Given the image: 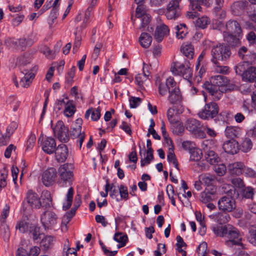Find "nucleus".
Segmentation results:
<instances>
[{"label": "nucleus", "mask_w": 256, "mask_h": 256, "mask_svg": "<svg viewBox=\"0 0 256 256\" xmlns=\"http://www.w3.org/2000/svg\"><path fill=\"white\" fill-rule=\"evenodd\" d=\"M176 36L178 39H183L188 33V30L185 24H182L176 26Z\"/></svg>", "instance_id": "e433bc0d"}, {"label": "nucleus", "mask_w": 256, "mask_h": 256, "mask_svg": "<svg viewBox=\"0 0 256 256\" xmlns=\"http://www.w3.org/2000/svg\"><path fill=\"white\" fill-rule=\"evenodd\" d=\"M240 37L238 35L224 33V40L232 48L239 46L240 45Z\"/></svg>", "instance_id": "393cba45"}, {"label": "nucleus", "mask_w": 256, "mask_h": 256, "mask_svg": "<svg viewBox=\"0 0 256 256\" xmlns=\"http://www.w3.org/2000/svg\"><path fill=\"white\" fill-rule=\"evenodd\" d=\"M216 222L222 224L228 222L230 220V215L227 213L218 212L216 216Z\"/></svg>", "instance_id": "de8ad7c7"}, {"label": "nucleus", "mask_w": 256, "mask_h": 256, "mask_svg": "<svg viewBox=\"0 0 256 256\" xmlns=\"http://www.w3.org/2000/svg\"><path fill=\"white\" fill-rule=\"evenodd\" d=\"M119 193L120 195V200L123 198L125 200H127L128 198V192L127 188L122 184L119 187Z\"/></svg>", "instance_id": "e2e57ef3"}, {"label": "nucleus", "mask_w": 256, "mask_h": 256, "mask_svg": "<svg viewBox=\"0 0 256 256\" xmlns=\"http://www.w3.org/2000/svg\"><path fill=\"white\" fill-rule=\"evenodd\" d=\"M190 152V160H191L198 162L202 157V152L199 149L194 148Z\"/></svg>", "instance_id": "8fccbe9b"}, {"label": "nucleus", "mask_w": 256, "mask_h": 256, "mask_svg": "<svg viewBox=\"0 0 256 256\" xmlns=\"http://www.w3.org/2000/svg\"><path fill=\"white\" fill-rule=\"evenodd\" d=\"M32 59L30 53L26 52L24 55L16 58V64L25 66L29 64Z\"/></svg>", "instance_id": "c9c22d12"}, {"label": "nucleus", "mask_w": 256, "mask_h": 256, "mask_svg": "<svg viewBox=\"0 0 256 256\" xmlns=\"http://www.w3.org/2000/svg\"><path fill=\"white\" fill-rule=\"evenodd\" d=\"M169 33V29L168 27L162 24L158 26L156 29L154 38L158 42H161L164 36H167Z\"/></svg>", "instance_id": "4be33fe9"}, {"label": "nucleus", "mask_w": 256, "mask_h": 256, "mask_svg": "<svg viewBox=\"0 0 256 256\" xmlns=\"http://www.w3.org/2000/svg\"><path fill=\"white\" fill-rule=\"evenodd\" d=\"M229 225L214 227L213 231L217 236H224L228 234V230L230 229Z\"/></svg>", "instance_id": "4c0bfd02"}, {"label": "nucleus", "mask_w": 256, "mask_h": 256, "mask_svg": "<svg viewBox=\"0 0 256 256\" xmlns=\"http://www.w3.org/2000/svg\"><path fill=\"white\" fill-rule=\"evenodd\" d=\"M215 65V71L217 73L226 74L228 72L229 68L227 66H223L224 62H218V64H214Z\"/></svg>", "instance_id": "3c124183"}, {"label": "nucleus", "mask_w": 256, "mask_h": 256, "mask_svg": "<svg viewBox=\"0 0 256 256\" xmlns=\"http://www.w3.org/2000/svg\"><path fill=\"white\" fill-rule=\"evenodd\" d=\"M204 88L212 96L214 97L216 100H219L222 93L220 90V88L216 85L212 84L209 83L208 82H205L203 85Z\"/></svg>", "instance_id": "aec40b11"}, {"label": "nucleus", "mask_w": 256, "mask_h": 256, "mask_svg": "<svg viewBox=\"0 0 256 256\" xmlns=\"http://www.w3.org/2000/svg\"><path fill=\"white\" fill-rule=\"evenodd\" d=\"M74 166L72 164L65 163L61 165L58 169L59 176L58 184L61 186H66L67 184H72L74 178Z\"/></svg>", "instance_id": "f03ea898"}, {"label": "nucleus", "mask_w": 256, "mask_h": 256, "mask_svg": "<svg viewBox=\"0 0 256 256\" xmlns=\"http://www.w3.org/2000/svg\"><path fill=\"white\" fill-rule=\"evenodd\" d=\"M181 51L183 54L190 59L193 58L194 54V48L192 47V44H188L182 46L181 48Z\"/></svg>", "instance_id": "c03bdc74"}, {"label": "nucleus", "mask_w": 256, "mask_h": 256, "mask_svg": "<svg viewBox=\"0 0 256 256\" xmlns=\"http://www.w3.org/2000/svg\"><path fill=\"white\" fill-rule=\"evenodd\" d=\"M56 214L52 211H46L41 216V222L45 228H50L57 223Z\"/></svg>", "instance_id": "ddd939ff"}, {"label": "nucleus", "mask_w": 256, "mask_h": 256, "mask_svg": "<svg viewBox=\"0 0 256 256\" xmlns=\"http://www.w3.org/2000/svg\"><path fill=\"white\" fill-rule=\"evenodd\" d=\"M54 237L50 236H47L42 238L41 242V246L45 250L50 248L53 245Z\"/></svg>", "instance_id": "49530a36"}, {"label": "nucleus", "mask_w": 256, "mask_h": 256, "mask_svg": "<svg viewBox=\"0 0 256 256\" xmlns=\"http://www.w3.org/2000/svg\"><path fill=\"white\" fill-rule=\"evenodd\" d=\"M228 232L229 240L226 241L227 244L230 246H240L239 249H244V246L242 242V239L237 228L230 224Z\"/></svg>", "instance_id": "1a4fd4ad"}, {"label": "nucleus", "mask_w": 256, "mask_h": 256, "mask_svg": "<svg viewBox=\"0 0 256 256\" xmlns=\"http://www.w3.org/2000/svg\"><path fill=\"white\" fill-rule=\"evenodd\" d=\"M215 172L220 176L224 175L226 173V166L223 164H218L214 166Z\"/></svg>", "instance_id": "338daca9"}, {"label": "nucleus", "mask_w": 256, "mask_h": 256, "mask_svg": "<svg viewBox=\"0 0 256 256\" xmlns=\"http://www.w3.org/2000/svg\"><path fill=\"white\" fill-rule=\"evenodd\" d=\"M34 41L33 40L29 37L23 38L18 40L19 45L22 48H26L27 46H30L34 44Z\"/></svg>", "instance_id": "5fc2aeb1"}, {"label": "nucleus", "mask_w": 256, "mask_h": 256, "mask_svg": "<svg viewBox=\"0 0 256 256\" xmlns=\"http://www.w3.org/2000/svg\"><path fill=\"white\" fill-rule=\"evenodd\" d=\"M72 217L68 214L64 215L62 218L61 228L62 231L66 232L68 230L67 224L70 221Z\"/></svg>", "instance_id": "bf43d9fd"}, {"label": "nucleus", "mask_w": 256, "mask_h": 256, "mask_svg": "<svg viewBox=\"0 0 256 256\" xmlns=\"http://www.w3.org/2000/svg\"><path fill=\"white\" fill-rule=\"evenodd\" d=\"M248 18L252 22L254 23L256 25H254L252 23L248 22L247 26L250 29L256 32V13L254 12L248 14Z\"/></svg>", "instance_id": "69168bd1"}, {"label": "nucleus", "mask_w": 256, "mask_h": 256, "mask_svg": "<svg viewBox=\"0 0 256 256\" xmlns=\"http://www.w3.org/2000/svg\"><path fill=\"white\" fill-rule=\"evenodd\" d=\"M170 69L173 74L182 76L186 80H188L192 77V69L188 62H186L185 64L178 62H174Z\"/></svg>", "instance_id": "7ed1b4c3"}, {"label": "nucleus", "mask_w": 256, "mask_h": 256, "mask_svg": "<svg viewBox=\"0 0 256 256\" xmlns=\"http://www.w3.org/2000/svg\"><path fill=\"white\" fill-rule=\"evenodd\" d=\"M28 220V216L25 213V214H24L22 220L16 224V230H18L22 233L28 232L30 226L31 224L29 223Z\"/></svg>", "instance_id": "bb28decb"}, {"label": "nucleus", "mask_w": 256, "mask_h": 256, "mask_svg": "<svg viewBox=\"0 0 256 256\" xmlns=\"http://www.w3.org/2000/svg\"><path fill=\"white\" fill-rule=\"evenodd\" d=\"M114 239L115 241L119 243L118 246V248H120L125 246L128 240V236L126 234H124L122 232H116L114 234Z\"/></svg>", "instance_id": "473e14b6"}, {"label": "nucleus", "mask_w": 256, "mask_h": 256, "mask_svg": "<svg viewBox=\"0 0 256 256\" xmlns=\"http://www.w3.org/2000/svg\"><path fill=\"white\" fill-rule=\"evenodd\" d=\"M55 158L58 162H63L67 158L68 156V148L64 144H59L54 150Z\"/></svg>", "instance_id": "6ab92c4d"}, {"label": "nucleus", "mask_w": 256, "mask_h": 256, "mask_svg": "<svg viewBox=\"0 0 256 256\" xmlns=\"http://www.w3.org/2000/svg\"><path fill=\"white\" fill-rule=\"evenodd\" d=\"M171 124H172L171 129L174 134L179 136L184 133V126L181 122H179L178 120L176 123Z\"/></svg>", "instance_id": "58836bf2"}, {"label": "nucleus", "mask_w": 256, "mask_h": 256, "mask_svg": "<svg viewBox=\"0 0 256 256\" xmlns=\"http://www.w3.org/2000/svg\"><path fill=\"white\" fill-rule=\"evenodd\" d=\"M54 135L62 142H66L69 140L68 128L66 127L62 121L57 122L53 128Z\"/></svg>", "instance_id": "9b49d317"}, {"label": "nucleus", "mask_w": 256, "mask_h": 256, "mask_svg": "<svg viewBox=\"0 0 256 256\" xmlns=\"http://www.w3.org/2000/svg\"><path fill=\"white\" fill-rule=\"evenodd\" d=\"M242 80L244 82H252L256 81V67L248 68L246 72L242 73Z\"/></svg>", "instance_id": "b1692460"}, {"label": "nucleus", "mask_w": 256, "mask_h": 256, "mask_svg": "<svg viewBox=\"0 0 256 256\" xmlns=\"http://www.w3.org/2000/svg\"><path fill=\"white\" fill-rule=\"evenodd\" d=\"M57 177V172L54 168H50L44 172L42 175L41 180L46 186H52Z\"/></svg>", "instance_id": "2eb2a0df"}, {"label": "nucleus", "mask_w": 256, "mask_h": 256, "mask_svg": "<svg viewBox=\"0 0 256 256\" xmlns=\"http://www.w3.org/2000/svg\"><path fill=\"white\" fill-rule=\"evenodd\" d=\"M0 234L4 241L8 242L10 236V232L8 226L2 223L0 226Z\"/></svg>", "instance_id": "37998d69"}, {"label": "nucleus", "mask_w": 256, "mask_h": 256, "mask_svg": "<svg viewBox=\"0 0 256 256\" xmlns=\"http://www.w3.org/2000/svg\"><path fill=\"white\" fill-rule=\"evenodd\" d=\"M252 145L251 140L248 138H245L242 140L239 150H240L244 152H247L252 148Z\"/></svg>", "instance_id": "f704fd0d"}, {"label": "nucleus", "mask_w": 256, "mask_h": 256, "mask_svg": "<svg viewBox=\"0 0 256 256\" xmlns=\"http://www.w3.org/2000/svg\"><path fill=\"white\" fill-rule=\"evenodd\" d=\"M228 168L230 174L239 176L242 173L244 164L242 162H234L229 164Z\"/></svg>", "instance_id": "a878e982"}, {"label": "nucleus", "mask_w": 256, "mask_h": 256, "mask_svg": "<svg viewBox=\"0 0 256 256\" xmlns=\"http://www.w3.org/2000/svg\"><path fill=\"white\" fill-rule=\"evenodd\" d=\"M166 252V248L165 244H158V248L154 252L155 256H162V254H165Z\"/></svg>", "instance_id": "774afa93"}, {"label": "nucleus", "mask_w": 256, "mask_h": 256, "mask_svg": "<svg viewBox=\"0 0 256 256\" xmlns=\"http://www.w3.org/2000/svg\"><path fill=\"white\" fill-rule=\"evenodd\" d=\"M222 148L226 152L234 154L238 151V144L234 140H228L224 142Z\"/></svg>", "instance_id": "412c9836"}, {"label": "nucleus", "mask_w": 256, "mask_h": 256, "mask_svg": "<svg viewBox=\"0 0 256 256\" xmlns=\"http://www.w3.org/2000/svg\"><path fill=\"white\" fill-rule=\"evenodd\" d=\"M141 46L144 48H148L152 42V37L146 32H142L139 38Z\"/></svg>", "instance_id": "2f4dec72"}, {"label": "nucleus", "mask_w": 256, "mask_h": 256, "mask_svg": "<svg viewBox=\"0 0 256 256\" xmlns=\"http://www.w3.org/2000/svg\"><path fill=\"white\" fill-rule=\"evenodd\" d=\"M167 158L169 162H172L174 166L178 169V163L174 154V150H172L171 148H168V152L167 156Z\"/></svg>", "instance_id": "13d9d810"}, {"label": "nucleus", "mask_w": 256, "mask_h": 256, "mask_svg": "<svg viewBox=\"0 0 256 256\" xmlns=\"http://www.w3.org/2000/svg\"><path fill=\"white\" fill-rule=\"evenodd\" d=\"M249 242L253 246H256V226L249 230Z\"/></svg>", "instance_id": "0e129e2a"}, {"label": "nucleus", "mask_w": 256, "mask_h": 256, "mask_svg": "<svg viewBox=\"0 0 256 256\" xmlns=\"http://www.w3.org/2000/svg\"><path fill=\"white\" fill-rule=\"evenodd\" d=\"M185 126L196 138H206V134L202 130V125L201 122L195 118H188L186 120Z\"/></svg>", "instance_id": "20e7f679"}, {"label": "nucleus", "mask_w": 256, "mask_h": 256, "mask_svg": "<svg viewBox=\"0 0 256 256\" xmlns=\"http://www.w3.org/2000/svg\"><path fill=\"white\" fill-rule=\"evenodd\" d=\"M181 0H172L166 7V16L168 20H175L181 14L179 2Z\"/></svg>", "instance_id": "9d476101"}, {"label": "nucleus", "mask_w": 256, "mask_h": 256, "mask_svg": "<svg viewBox=\"0 0 256 256\" xmlns=\"http://www.w3.org/2000/svg\"><path fill=\"white\" fill-rule=\"evenodd\" d=\"M226 31L224 33L230 34H231L238 35L240 36L242 34V30L239 23L234 20H229L226 22Z\"/></svg>", "instance_id": "a211bd4d"}, {"label": "nucleus", "mask_w": 256, "mask_h": 256, "mask_svg": "<svg viewBox=\"0 0 256 256\" xmlns=\"http://www.w3.org/2000/svg\"><path fill=\"white\" fill-rule=\"evenodd\" d=\"M155 84L157 86L158 94L160 96H163L166 94L168 92H169L175 85H176V82L172 77H169L164 82L158 76L156 78Z\"/></svg>", "instance_id": "0eeeda50"}, {"label": "nucleus", "mask_w": 256, "mask_h": 256, "mask_svg": "<svg viewBox=\"0 0 256 256\" xmlns=\"http://www.w3.org/2000/svg\"><path fill=\"white\" fill-rule=\"evenodd\" d=\"M218 205L219 210L224 212H231L236 206L234 198L229 196H222L218 200Z\"/></svg>", "instance_id": "f8f14e48"}, {"label": "nucleus", "mask_w": 256, "mask_h": 256, "mask_svg": "<svg viewBox=\"0 0 256 256\" xmlns=\"http://www.w3.org/2000/svg\"><path fill=\"white\" fill-rule=\"evenodd\" d=\"M74 189L72 187H70L68 192L66 194V202L67 203L66 204H64L63 208L66 210L68 209L72 206L73 195H74Z\"/></svg>", "instance_id": "09e8293b"}, {"label": "nucleus", "mask_w": 256, "mask_h": 256, "mask_svg": "<svg viewBox=\"0 0 256 256\" xmlns=\"http://www.w3.org/2000/svg\"><path fill=\"white\" fill-rule=\"evenodd\" d=\"M219 112V108L217 104L210 102L206 104L198 112V115L201 119L210 120L217 116Z\"/></svg>", "instance_id": "39448f33"}, {"label": "nucleus", "mask_w": 256, "mask_h": 256, "mask_svg": "<svg viewBox=\"0 0 256 256\" xmlns=\"http://www.w3.org/2000/svg\"><path fill=\"white\" fill-rule=\"evenodd\" d=\"M42 202L41 206L46 208L50 207L52 204V199L50 192L48 190L44 191L42 193Z\"/></svg>", "instance_id": "72a5a7b5"}, {"label": "nucleus", "mask_w": 256, "mask_h": 256, "mask_svg": "<svg viewBox=\"0 0 256 256\" xmlns=\"http://www.w3.org/2000/svg\"><path fill=\"white\" fill-rule=\"evenodd\" d=\"M182 110L178 109L175 112L174 108H170L167 112V117L170 123H176L178 121V114L182 112Z\"/></svg>", "instance_id": "c756f323"}, {"label": "nucleus", "mask_w": 256, "mask_h": 256, "mask_svg": "<svg viewBox=\"0 0 256 256\" xmlns=\"http://www.w3.org/2000/svg\"><path fill=\"white\" fill-rule=\"evenodd\" d=\"M76 111V108L72 100H68L64 110V115L67 117L73 116Z\"/></svg>", "instance_id": "79ce46f5"}, {"label": "nucleus", "mask_w": 256, "mask_h": 256, "mask_svg": "<svg viewBox=\"0 0 256 256\" xmlns=\"http://www.w3.org/2000/svg\"><path fill=\"white\" fill-rule=\"evenodd\" d=\"M6 104L12 108L14 111H16L20 106V102L14 96H11L8 98Z\"/></svg>", "instance_id": "a18cd8bd"}, {"label": "nucleus", "mask_w": 256, "mask_h": 256, "mask_svg": "<svg viewBox=\"0 0 256 256\" xmlns=\"http://www.w3.org/2000/svg\"><path fill=\"white\" fill-rule=\"evenodd\" d=\"M28 203L30 206L33 208L38 209L42 206V202L40 200L38 194L32 190H29L26 193V197L22 204V210L24 213H26L28 209L25 206L26 203Z\"/></svg>", "instance_id": "6e6552de"}, {"label": "nucleus", "mask_w": 256, "mask_h": 256, "mask_svg": "<svg viewBox=\"0 0 256 256\" xmlns=\"http://www.w3.org/2000/svg\"><path fill=\"white\" fill-rule=\"evenodd\" d=\"M190 2V7L194 11L201 12L202 8L201 4H203L200 0H189Z\"/></svg>", "instance_id": "4d7b16f0"}, {"label": "nucleus", "mask_w": 256, "mask_h": 256, "mask_svg": "<svg viewBox=\"0 0 256 256\" xmlns=\"http://www.w3.org/2000/svg\"><path fill=\"white\" fill-rule=\"evenodd\" d=\"M40 144L42 150L48 154H52L57 148L55 139L52 137L42 138Z\"/></svg>", "instance_id": "dca6fc26"}, {"label": "nucleus", "mask_w": 256, "mask_h": 256, "mask_svg": "<svg viewBox=\"0 0 256 256\" xmlns=\"http://www.w3.org/2000/svg\"><path fill=\"white\" fill-rule=\"evenodd\" d=\"M210 20L207 16H202L196 20V26L202 28H205L210 24Z\"/></svg>", "instance_id": "864d4df0"}, {"label": "nucleus", "mask_w": 256, "mask_h": 256, "mask_svg": "<svg viewBox=\"0 0 256 256\" xmlns=\"http://www.w3.org/2000/svg\"><path fill=\"white\" fill-rule=\"evenodd\" d=\"M224 134L227 138L234 139L240 136L241 128L238 126H227Z\"/></svg>", "instance_id": "cd10ccee"}, {"label": "nucleus", "mask_w": 256, "mask_h": 256, "mask_svg": "<svg viewBox=\"0 0 256 256\" xmlns=\"http://www.w3.org/2000/svg\"><path fill=\"white\" fill-rule=\"evenodd\" d=\"M141 24L139 29L143 30L144 28L148 25L150 20V16L148 14H144L141 18Z\"/></svg>", "instance_id": "680f3d73"}, {"label": "nucleus", "mask_w": 256, "mask_h": 256, "mask_svg": "<svg viewBox=\"0 0 256 256\" xmlns=\"http://www.w3.org/2000/svg\"><path fill=\"white\" fill-rule=\"evenodd\" d=\"M28 232L32 235L34 240H36L40 238V228L34 224H31L28 229Z\"/></svg>", "instance_id": "a19ab883"}, {"label": "nucleus", "mask_w": 256, "mask_h": 256, "mask_svg": "<svg viewBox=\"0 0 256 256\" xmlns=\"http://www.w3.org/2000/svg\"><path fill=\"white\" fill-rule=\"evenodd\" d=\"M211 62L213 64L225 62L230 57L231 52L230 47L224 44L214 46L211 50Z\"/></svg>", "instance_id": "f257e3e1"}, {"label": "nucleus", "mask_w": 256, "mask_h": 256, "mask_svg": "<svg viewBox=\"0 0 256 256\" xmlns=\"http://www.w3.org/2000/svg\"><path fill=\"white\" fill-rule=\"evenodd\" d=\"M82 118H78L72 124L70 130V136L72 139H77V142L79 144V147L82 148V142L85 138L84 132H82Z\"/></svg>", "instance_id": "423d86ee"}, {"label": "nucleus", "mask_w": 256, "mask_h": 256, "mask_svg": "<svg viewBox=\"0 0 256 256\" xmlns=\"http://www.w3.org/2000/svg\"><path fill=\"white\" fill-rule=\"evenodd\" d=\"M248 62H240L235 67L236 72L237 74L240 75L242 76V73L246 72L248 68Z\"/></svg>", "instance_id": "603ef678"}, {"label": "nucleus", "mask_w": 256, "mask_h": 256, "mask_svg": "<svg viewBox=\"0 0 256 256\" xmlns=\"http://www.w3.org/2000/svg\"><path fill=\"white\" fill-rule=\"evenodd\" d=\"M215 176H204L202 178V181L207 185V186H214L213 184L215 182Z\"/></svg>", "instance_id": "052dcab7"}, {"label": "nucleus", "mask_w": 256, "mask_h": 256, "mask_svg": "<svg viewBox=\"0 0 256 256\" xmlns=\"http://www.w3.org/2000/svg\"><path fill=\"white\" fill-rule=\"evenodd\" d=\"M240 192L242 198L252 200L254 194V190L251 186H244Z\"/></svg>", "instance_id": "ea45409f"}, {"label": "nucleus", "mask_w": 256, "mask_h": 256, "mask_svg": "<svg viewBox=\"0 0 256 256\" xmlns=\"http://www.w3.org/2000/svg\"><path fill=\"white\" fill-rule=\"evenodd\" d=\"M168 100L171 104H176L181 102L182 95L176 85L170 91Z\"/></svg>", "instance_id": "5701e85b"}, {"label": "nucleus", "mask_w": 256, "mask_h": 256, "mask_svg": "<svg viewBox=\"0 0 256 256\" xmlns=\"http://www.w3.org/2000/svg\"><path fill=\"white\" fill-rule=\"evenodd\" d=\"M148 78L143 74H139L135 77V82L136 84L141 88H144V82L147 80Z\"/></svg>", "instance_id": "6e6d98bb"}, {"label": "nucleus", "mask_w": 256, "mask_h": 256, "mask_svg": "<svg viewBox=\"0 0 256 256\" xmlns=\"http://www.w3.org/2000/svg\"><path fill=\"white\" fill-rule=\"evenodd\" d=\"M217 188L216 186H207L200 195V200L201 202L207 204L215 200L217 198Z\"/></svg>", "instance_id": "4468645a"}, {"label": "nucleus", "mask_w": 256, "mask_h": 256, "mask_svg": "<svg viewBox=\"0 0 256 256\" xmlns=\"http://www.w3.org/2000/svg\"><path fill=\"white\" fill-rule=\"evenodd\" d=\"M228 82L226 77L221 76L217 75L212 76L210 78V82L212 84L216 85L220 88V86H225Z\"/></svg>", "instance_id": "7c9ffc66"}, {"label": "nucleus", "mask_w": 256, "mask_h": 256, "mask_svg": "<svg viewBox=\"0 0 256 256\" xmlns=\"http://www.w3.org/2000/svg\"><path fill=\"white\" fill-rule=\"evenodd\" d=\"M38 70V67L34 66L30 70L24 69L22 72L24 74L23 78L20 82V84L23 88H28L30 86L32 80L34 77V72H36Z\"/></svg>", "instance_id": "f3484780"}, {"label": "nucleus", "mask_w": 256, "mask_h": 256, "mask_svg": "<svg viewBox=\"0 0 256 256\" xmlns=\"http://www.w3.org/2000/svg\"><path fill=\"white\" fill-rule=\"evenodd\" d=\"M205 158L208 162L210 164H218L220 158L218 155L212 150H207L205 154Z\"/></svg>", "instance_id": "c85d7f7f"}]
</instances>
